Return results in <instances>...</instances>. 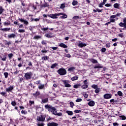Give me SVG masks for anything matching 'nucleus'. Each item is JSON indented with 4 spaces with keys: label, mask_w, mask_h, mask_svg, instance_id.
<instances>
[{
    "label": "nucleus",
    "mask_w": 126,
    "mask_h": 126,
    "mask_svg": "<svg viewBox=\"0 0 126 126\" xmlns=\"http://www.w3.org/2000/svg\"><path fill=\"white\" fill-rule=\"evenodd\" d=\"M45 109H47L49 112H51V113H53V115H55L56 116H59V117L63 116V113L61 112H57L56 108L54 107H52L51 105H50L49 104L45 105Z\"/></svg>",
    "instance_id": "nucleus-1"
},
{
    "label": "nucleus",
    "mask_w": 126,
    "mask_h": 126,
    "mask_svg": "<svg viewBox=\"0 0 126 126\" xmlns=\"http://www.w3.org/2000/svg\"><path fill=\"white\" fill-rule=\"evenodd\" d=\"M57 72L60 75H64L66 74V70L64 68H60L58 71Z\"/></svg>",
    "instance_id": "nucleus-2"
},
{
    "label": "nucleus",
    "mask_w": 126,
    "mask_h": 126,
    "mask_svg": "<svg viewBox=\"0 0 126 126\" xmlns=\"http://www.w3.org/2000/svg\"><path fill=\"white\" fill-rule=\"evenodd\" d=\"M61 14L59 13L50 14L48 15V17L53 19H58V16H61Z\"/></svg>",
    "instance_id": "nucleus-3"
},
{
    "label": "nucleus",
    "mask_w": 126,
    "mask_h": 126,
    "mask_svg": "<svg viewBox=\"0 0 126 126\" xmlns=\"http://www.w3.org/2000/svg\"><path fill=\"white\" fill-rule=\"evenodd\" d=\"M24 77H25L26 79H27V80L29 79H31L32 77V72H29L26 73L25 74Z\"/></svg>",
    "instance_id": "nucleus-4"
},
{
    "label": "nucleus",
    "mask_w": 126,
    "mask_h": 126,
    "mask_svg": "<svg viewBox=\"0 0 126 126\" xmlns=\"http://www.w3.org/2000/svg\"><path fill=\"white\" fill-rule=\"evenodd\" d=\"M123 22L124 23L121 22L119 24V26H120V27H124V28L126 29V18L123 19Z\"/></svg>",
    "instance_id": "nucleus-5"
},
{
    "label": "nucleus",
    "mask_w": 126,
    "mask_h": 126,
    "mask_svg": "<svg viewBox=\"0 0 126 126\" xmlns=\"http://www.w3.org/2000/svg\"><path fill=\"white\" fill-rule=\"evenodd\" d=\"M37 120L38 121V122H44L45 121V116L40 115L37 116Z\"/></svg>",
    "instance_id": "nucleus-6"
},
{
    "label": "nucleus",
    "mask_w": 126,
    "mask_h": 126,
    "mask_svg": "<svg viewBox=\"0 0 126 126\" xmlns=\"http://www.w3.org/2000/svg\"><path fill=\"white\" fill-rule=\"evenodd\" d=\"M112 96H113L112 94H106L103 95V97L105 99H111Z\"/></svg>",
    "instance_id": "nucleus-7"
},
{
    "label": "nucleus",
    "mask_w": 126,
    "mask_h": 126,
    "mask_svg": "<svg viewBox=\"0 0 126 126\" xmlns=\"http://www.w3.org/2000/svg\"><path fill=\"white\" fill-rule=\"evenodd\" d=\"M19 20L21 21V22H23L24 24L27 26L29 24V22L26 20V19H19Z\"/></svg>",
    "instance_id": "nucleus-8"
},
{
    "label": "nucleus",
    "mask_w": 126,
    "mask_h": 126,
    "mask_svg": "<svg viewBox=\"0 0 126 126\" xmlns=\"http://www.w3.org/2000/svg\"><path fill=\"white\" fill-rule=\"evenodd\" d=\"M78 47L80 48H83V47H86L87 44L86 43H83L81 41H79L78 44Z\"/></svg>",
    "instance_id": "nucleus-9"
},
{
    "label": "nucleus",
    "mask_w": 126,
    "mask_h": 126,
    "mask_svg": "<svg viewBox=\"0 0 126 126\" xmlns=\"http://www.w3.org/2000/svg\"><path fill=\"white\" fill-rule=\"evenodd\" d=\"M45 36L46 37V38H53L54 37V35H53V33L51 32H48L45 34Z\"/></svg>",
    "instance_id": "nucleus-10"
},
{
    "label": "nucleus",
    "mask_w": 126,
    "mask_h": 126,
    "mask_svg": "<svg viewBox=\"0 0 126 126\" xmlns=\"http://www.w3.org/2000/svg\"><path fill=\"white\" fill-rule=\"evenodd\" d=\"M13 88H14V86H11L6 89V92H11L13 90Z\"/></svg>",
    "instance_id": "nucleus-11"
},
{
    "label": "nucleus",
    "mask_w": 126,
    "mask_h": 126,
    "mask_svg": "<svg viewBox=\"0 0 126 126\" xmlns=\"http://www.w3.org/2000/svg\"><path fill=\"white\" fill-rule=\"evenodd\" d=\"M47 126H59V124L55 122H51L48 123Z\"/></svg>",
    "instance_id": "nucleus-12"
},
{
    "label": "nucleus",
    "mask_w": 126,
    "mask_h": 126,
    "mask_svg": "<svg viewBox=\"0 0 126 126\" xmlns=\"http://www.w3.org/2000/svg\"><path fill=\"white\" fill-rule=\"evenodd\" d=\"M63 82L64 83L65 87H71V85L67 83V81L63 80Z\"/></svg>",
    "instance_id": "nucleus-13"
},
{
    "label": "nucleus",
    "mask_w": 126,
    "mask_h": 126,
    "mask_svg": "<svg viewBox=\"0 0 126 126\" xmlns=\"http://www.w3.org/2000/svg\"><path fill=\"white\" fill-rule=\"evenodd\" d=\"M88 105L90 107H94V106L95 105V102H94V101L91 100L89 102Z\"/></svg>",
    "instance_id": "nucleus-14"
},
{
    "label": "nucleus",
    "mask_w": 126,
    "mask_h": 126,
    "mask_svg": "<svg viewBox=\"0 0 126 126\" xmlns=\"http://www.w3.org/2000/svg\"><path fill=\"white\" fill-rule=\"evenodd\" d=\"M16 37V35H15V34L14 33H11L8 35V38H9V39H11V38H14Z\"/></svg>",
    "instance_id": "nucleus-15"
},
{
    "label": "nucleus",
    "mask_w": 126,
    "mask_h": 126,
    "mask_svg": "<svg viewBox=\"0 0 126 126\" xmlns=\"http://www.w3.org/2000/svg\"><path fill=\"white\" fill-rule=\"evenodd\" d=\"M59 14H61V15H62L61 17V18H62V19H64V18H67V15L66 14L63 13H59Z\"/></svg>",
    "instance_id": "nucleus-16"
},
{
    "label": "nucleus",
    "mask_w": 126,
    "mask_h": 126,
    "mask_svg": "<svg viewBox=\"0 0 126 126\" xmlns=\"http://www.w3.org/2000/svg\"><path fill=\"white\" fill-rule=\"evenodd\" d=\"M0 59L1 61H3V62H5V61H6V56L4 55L3 56V57L0 56Z\"/></svg>",
    "instance_id": "nucleus-17"
},
{
    "label": "nucleus",
    "mask_w": 126,
    "mask_h": 126,
    "mask_svg": "<svg viewBox=\"0 0 126 126\" xmlns=\"http://www.w3.org/2000/svg\"><path fill=\"white\" fill-rule=\"evenodd\" d=\"M94 68H103V66L101 64H98L94 67Z\"/></svg>",
    "instance_id": "nucleus-18"
},
{
    "label": "nucleus",
    "mask_w": 126,
    "mask_h": 126,
    "mask_svg": "<svg viewBox=\"0 0 126 126\" xmlns=\"http://www.w3.org/2000/svg\"><path fill=\"white\" fill-rule=\"evenodd\" d=\"M59 46H60V47H61V48H67V47L66 45L64 44V43H60Z\"/></svg>",
    "instance_id": "nucleus-19"
},
{
    "label": "nucleus",
    "mask_w": 126,
    "mask_h": 126,
    "mask_svg": "<svg viewBox=\"0 0 126 126\" xmlns=\"http://www.w3.org/2000/svg\"><path fill=\"white\" fill-rule=\"evenodd\" d=\"M44 88H45V85L44 84H40V85L38 86L39 89H40V90L44 89Z\"/></svg>",
    "instance_id": "nucleus-20"
},
{
    "label": "nucleus",
    "mask_w": 126,
    "mask_h": 126,
    "mask_svg": "<svg viewBox=\"0 0 126 126\" xmlns=\"http://www.w3.org/2000/svg\"><path fill=\"white\" fill-rule=\"evenodd\" d=\"M75 70V67H71L68 68V71L71 72V71H73V70Z\"/></svg>",
    "instance_id": "nucleus-21"
},
{
    "label": "nucleus",
    "mask_w": 126,
    "mask_h": 126,
    "mask_svg": "<svg viewBox=\"0 0 126 126\" xmlns=\"http://www.w3.org/2000/svg\"><path fill=\"white\" fill-rule=\"evenodd\" d=\"M66 113L69 115V116H72V115H73V112L71 111H66Z\"/></svg>",
    "instance_id": "nucleus-22"
},
{
    "label": "nucleus",
    "mask_w": 126,
    "mask_h": 126,
    "mask_svg": "<svg viewBox=\"0 0 126 126\" xmlns=\"http://www.w3.org/2000/svg\"><path fill=\"white\" fill-rule=\"evenodd\" d=\"M72 81H74L75 80H77L78 79V76H74L71 78Z\"/></svg>",
    "instance_id": "nucleus-23"
},
{
    "label": "nucleus",
    "mask_w": 126,
    "mask_h": 126,
    "mask_svg": "<svg viewBox=\"0 0 126 126\" xmlns=\"http://www.w3.org/2000/svg\"><path fill=\"white\" fill-rule=\"evenodd\" d=\"M49 59V57L48 56H44L42 57V61H48Z\"/></svg>",
    "instance_id": "nucleus-24"
},
{
    "label": "nucleus",
    "mask_w": 126,
    "mask_h": 126,
    "mask_svg": "<svg viewBox=\"0 0 126 126\" xmlns=\"http://www.w3.org/2000/svg\"><path fill=\"white\" fill-rule=\"evenodd\" d=\"M114 7H115V8H119V7H120V4L119 3H115L113 5Z\"/></svg>",
    "instance_id": "nucleus-25"
},
{
    "label": "nucleus",
    "mask_w": 126,
    "mask_h": 126,
    "mask_svg": "<svg viewBox=\"0 0 126 126\" xmlns=\"http://www.w3.org/2000/svg\"><path fill=\"white\" fill-rule=\"evenodd\" d=\"M81 88H82V89H86V88H88V86L87 85V84L83 85L81 86Z\"/></svg>",
    "instance_id": "nucleus-26"
},
{
    "label": "nucleus",
    "mask_w": 126,
    "mask_h": 126,
    "mask_svg": "<svg viewBox=\"0 0 126 126\" xmlns=\"http://www.w3.org/2000/svg\"><path fill=\"white\" fill-rule=\"evenodd\" d=\"M91 63H98V61H97V60H94V59H91L90 60Z\"/></svg>",
    "instance_id": "nucleus-27"
},
{
    "label": "nucleus",
    "mask_w": 126,
    "mask_h": 126,
    "mask_svg": "<svg viewBox=\"0 0 126 126\" xmlns=\"http://www.w3.org/2000/svg\"><path fill=\"white\" fill-rule=\"evenodd\" d=\"M40 95V92L38 91L36 92L35 94H33V95L34 96V97H37V96Z\"/></svg>",
    "instance_id": "nucleus-28"
},
{
    "label": "nucleus",
    "mask_w": 126,
    "mask_h": 126,
    "mask_svg": "<svg viewBox=\"0 0 126 126\" xmlns=\"http://www.w3.org/2000/svg\"><path fill=\"white\" fill-rule=\"evenodd\" d=\"M0 30H1V31H8V30H10V28H4V29H0Z\"/></svg>",
    "instance_id": "nucleus-29"
},
{
    "label": "nucleus",
    "mask_w": 126,
    "mask_h": 126,
    "mask_svg": "<svg viewBox=\"0 0 126 126\" xmlns=\"http://www.w3.org/2000/svg\"><path fill=\"white\" fill-rule=\"evenodd\" d=\"M106 3V2H104V1H103L102 3H101L99 4L98 6L99 7H103V5Z\"/></svg>",
    "instance_id": "nucleus-30"
},
{
    "label": "nucleus",
    "mask_w": 126,
    "mask_h": 126,
    "mask_svg": "<svg viewBox=\"0 0 126 126\" xmlns=\"http://www.w3.org/2000/svg\"><path fill=\"white\" fill-rule=\"evenodd\" d=\"M27 113L28 112L26 110H22L21 111V114H22V115H26Z\"/></svg>",
    "instance_id": "nucleus-31"
},
{
    "label": "nucleus",
    "mask_w": 126,
    "mask_h": 126,
    "mask_svg": "<svg viewBox=\"0 0 126 126\" xmlns=\"http://www.w3.org/2000/svg\"><path fill=\"white\" fill-rule=\"evenodd\" d=\"M47 102H48L47 98L42 99V103H47Z\"/></svg>",
    "instance_id": "nucleus-32"
},
{
    "label": "nucleus",
    "mask_w": 126,
    "mask_h": 126,
    "mask_svg": "<svg viewBox=\"0 0 126 126\" xmlns=\"http://www.w3.org/2000/svg\"><path fill=\"white\" fill-rule=\"evenodd\" d=\"M92 87L94 89H97L98 88V85H95L94 84L92 86Z\"/></svg>",
    "instance_id": "nucleus-33"
},
{
    "label": "nucleus",
    "mask_w": 126,
    "mask_h": 126,
    "mask_svg": "<svg viewBox=\"0 0 126 126\" xmlns=\"http://www.w3.org/2000/svg\"><path fill=\"white\" fill-rule=\"evenodd\" d=\"M95 93L98 94L100 92V88H97V89H95L94 91Z\"/></svg>",
    "instance_id": "nucleus-34"
},
{
    "label": "nucleus",
    "mask_w": 126,
    "mask_h": 126,
    "mask_svg": "<svg viewBox=\"0 0 126 126\" xmlns=\"http://www.w3.org/2000/svg\"><path fill=\"white\" fill-rule=\"evenodd\" d=\"M33 39H41V36L35 35L33 37Z\"/></svg>",
    "instance_id": "nucleus-35"
},
{
    "label": "nucleus",
    "mask_w": 126,
    "mask_h": 126,
    "mask_svg": "<svg viewBox=\"0 0 126 126\" xmlns=\"http://www.w3.org/2000/svg\"><path fill=\"white\" fill-rule=\"evenodd\" d=\"M80 86H81V85H80V84H76V85H74L73 88L77 89V88H78V87H79Z\"/></svg>",
    "instance_id": "nucleus-36"
},
{
    "label": "nucleus",
    "mask_w": 126,
    "mask_h": 126,
    "mask_svg": "<svg viewBox=\"0 0 126 126\" xmlns=\"http://www.w3.org/2000/svg\"><path fill=\"white\" fill-rule=\"evenodd\" d=\"M8 57L9 60H11V58L13 57V54H12V53L9 54Z\"/></svg>",
    "instance_id": "nucleus-37"
},
{
    "label": "nucleus",
    "mask_w": 126,
    "mask_h": 126,
    "mask_svg": "<svg viewBox=\"0 0 126 126\" xmlns=\"http://www.w3.org/2000/svg\"><path fill=\"white\" fill-rule=\"evenodd\" d=\"M3 8H2V6H0V14H1L2 12H3Z\"/></svg>",
    "instance_id": "nucleus-38"
},
{
    "label": "nucleus",
    "mask_w": 126,
    "mask_h": 126,
    "mask_svg": "<svg viewBox=\"0 0 126 126\" xmlns=\"http://www.w3.org/2000/svg\"><path fill=\"white\" fill-rule=\"evenodd\" d=\"M120 118H121V120H126V117L125 116H119Z\"/></svg>",
    "instance_id": "nucleus-39"
},
{
    "label": "nucleus",
    "mask_w": 126,
    "mask_h": 126,
    "mask_svg": "<svg viewBox=\"0 0 126 126\" xmlns=\"http://www.w3.org/2000/svg\"><path fill=\"white\" fill-rule=\"evenodd\" d=\"M18 32L19 33H24V32H25V30L23 29H20L18 30Z\"/></svg>",
    "instance_id": "nucleus-40"
},
{
    "label": "nucleus",
    "mask_w": 126,
    "mask_h": 126,
    "mask_svg": "<svg viewBox=\"0 0 126 126\" xmlns=\"http://www.w3.org/2000/svg\"><path fill=\"white\" fill-rule=\"evenodd\" d=\"M5 78H7V77H8V73L7 72H4L3 73Z\"/></svg>",
    "instance_id": "nucleus-41"
},
{
    "label": "nucleus",
    "mask_w": 126,
    "mask_h": 126,
    "mask_svg": "<svg viewBox=\"0 0 126 126\" xmlns=\"http://www.w3.org/2000/svg\"><path fill=\"white\" fill-rule=\"evenodd\" d=\"M57 65H58V64L57 63H54V64H53L51 66V68H55V67H56V66H57Z\"/></svg>",
    "instance_id": "nucleus-42"
},
{
    "label": "nucleus",
    "mask_w": 126,
    "mask_h": 126,
    "mask_svg": "<svg viewBox=\"0 0 126 126\" xmlns=\"http://www.w3.org/2000/svg\"><path fill=\"white\" fill-rule=\"evenodd\" d=\"M11 104L12 106H13L14 107L16 105V102L14 101H12Z\"/></svg>",
    "instance_id": "nucleus-43"
},
{
    "label": "nucleus",
    "mask_w": 126,
    "mask_h": 126,
    "mask_svg": "<svg viewBox=\"0 0 126 126\" xmlns=\"http://www.w3.org/2000/svg\"><path fill=\"white\" fill-rule=\"evenodd\" d=\"M77 3H78V2L76 0L73 1V2H72V5L74 6L76 5V4H77Z\"/></svg>",
    "instance_id": "nucleus-44"
},
{
    "label": "nucleus",
    "mask_w": 126,
    "mask_h": 126,
    "mask_svg": "<svg viewBox=\"0 0 126 126\" xmlns=\"http://www.w3.org/2000/svg\"><path fill=\"white\" fill-rule=\"evenodd\" d=\"M37 126H45V124L44 123H38L37 124Z\"/></svg>",
    "instance_id": "nucleus-45"
},
{
    "label": "nucleus",
    "mask_w": 126,
    "mask_h": 126,
    "mask_svg": "<svg viewBox=\"0 0 126 126\" xmlns=\"http://www.w3.org/2000/svg\"><path fill=\"white\" fill-rule=\"evenodd\" d=\"M70 105L71 108H73V106H74V103H73V102L70 101Z\"/></svg>",
    "instance_id": "nucleus-46"
},
{
    "label": "nucleus",
    "mask_w": 126,
    "mask_h": 126,
    "mask_svg": "<svg viewBox=\"0 0 126 126\" xmlns=\"http://www.w3.org/2000/svg\"><path fill=\"white\" fill-rule=\"evenodd\" d=\"M117 94L119 96H122L123 95V93L121 91H118Z\"/></svg>",
    "instance_id": "nucleus-47"
},
{
    "label": "nucleus",
    "mask_w": 126,
    "mask_h": 126,
    "mask_svg": "<svg viewBox=\"0 0 126 126\" xmlns=\"http://www.w3.org/2000/svg\"><path fill=\"white\" fill-rule=\"evenodd\" d=\"M49 4L47 2H45L44 4L43 5L44 7H48L49 6Z\"/></svg>",
    "instance_id": "nucleus-48"
},
{
    "label": "nucleus",
    "mask_w": 126,
    "mask_h": 126,
    "mask_svg": "<svg viewBox=\"0 0 126 126\" xmlns=\"http://www.w3.org/2000/svg\"><path fill=\"white\" fill-rule=\"evenodd\" d=\"M41 30H42L43 31H47V30H49V28H41Z\"/></svg>",
    "instance_id": "nucleus-49"
},
{
    "label": "nucleus",
    "mask_w": 126,
    "mask_h": 126,
    "mask_svg": "<svg viewBox=\"0 0 126 126\" xmlns=\"http://www.w3.org/2000/svg\"><path fill=\"white\" fill-rule=\"evenodd\" d=\"M11 42L10 41H5V45H10Z\"/></svg>",
    "instance_id": "nucleus-50"
},
{
    "label": "nucleus",
    "mask_w": 126,
    "mask_h": 126,
    "mask_svg": "<svg viewBox=\"0 0 126 126\" xmlns=\"http://www.w3.org/2000/svg\"><path fill=\"white\" fill-rule=\"evenodd\" d=\"M82 101V98H77L76 100V102H81Z\"/></svg>",
    "instance_id": "nucleus-51"
},
{
    "label": "nucleus",
    "mask_w": 126,
    "mask_h": 126,
    "mask_svg": "<svg viewBox=\"0 0 126 126\" xmlns=\"http://www.w3.org/2000/svg\"><path fill=\"white\" fill-rule=\"evenodd\" d=\"M65 7V5L64 4H61L60 8H64Z\"/></svg>",
    "instance_id": "nucleus-52"
},
{
    "label": "nucleus",
    "mask_w": 126,
    "mask_h": 126,
    "mask_svg": "<svg viewBox=\"0 0 126 126\" xmlns=\"http://www.w3.org/2000/svg\"><path fill=\"white\" fill-rule=\"evenodd\" d=\"M10 23H8V22H4V26H7V25H10Z\"/></svg>",
    "instance_id": "nucleus-53"
},
{
    "label": "nucleus",
    "mask_w": 126,
    "mask_h": 126,
    "mask_svg": "<svg viewBox=\"0 0 126 126\" xmlns=\"http://www.w3.org/2000/svg\"><path fill=\"white\" fill-rule=\"evenodd\" d=\"M0 94L2 95V96H5V94H6V93L2 92L0 93Z\"/></svg>",
    "instance_id": "nucleus-54"
},
{
    "label": "nucleus",
    "mask_w": 126,
    "mask_h": 126,
    "mask_svg": "<svg viewBox=\"0 0 126 126\" xmlns=\"http://www.w3.org/2000/svg\"><path fill=\"white\" fill-rule=\"evenodd\" d=\"M115 21H116V20H115L114 19L110 18V21L109 22H110V23H111L112 22H115Z\"/></svg>",
    "instance_id": "nucleus-55"
},
{
    "label": "nucleus",
    "mask_w": 126,
    "mask_h": 126,
    "mask_svg": "<svg viewBox=\"0 0 126 126\" xmlns=\"http://www.w3.org/2000/svg\"><path fill=\"white\" fill-rule=\"evenodd\" d=\"M74 113H81V110H75L74 111Z\"/></svg>",
    "instance_id": "nucleus-56"
},
{
    "label": "nucleus",
    "mask_w": 126,
    "mask_h": 126,
    "mask_svg": "<svg viewBox=\"0 0 126 126\" xmlns=\"http://www.w3.org/2000/svg\"><path fill=\"white\" fill-rule=\"evenodd\" d=\"M111 5H112L111 4L107 3V4H105V6H106V7H109L111 6Z\"/></svg>",
    "instance_id": "nucleus-57"
},
{
    "label": "nucleus",
    "mask_w": 126,
    "mask_h": 126,
    "mask_svg": "<svg viewBox=\"0 0 126 126\" xmlns=\"http://www.w3.org/2000/svg\"><path fill=\"white\" fill-rule=\"evenodd\" d=\"M42 45H46L47 44V42H46V41L45 40H42L41 42Z\"/></svg>",
    "instance_id": "nucleus-58"
},
{
    "label": "nucleus",
    "mask_w": 126,
    "mask_h": 126,
    "mask_svg": "<svg viewBox=\"0 0 126 126\" xmlns=\"http://www.w3.org/2000/svg\"><path fill=\"white\" fill-rule=\"evenodd\" d=\"M65 57H66V58H70L71 56H70V54H65Z\"/></svg>",
    "instance_id": "nucleus-59"
},
{
    "label": "nucleus",
    "mask_w": 126,
    "mask_h": 126,
    "mask_svg": "<svg viewBox=\"0 0 126 126\" xmlns=\"http://www.w3.org/2000/svg\"><path fill=\"white\" fill-rule=\"evenodd\" d=\"M63 123H64V124H67V123H69V120L63 121Z\"/></svg>",
    "instance_id": "nucleus-60"
},
{
    "label": "nucleus",
    "mask_w": 126,
    "mask_h": 126,
    "mask_svg": "<svg viewBox=\"0 0 126 126\" xmlns=\"http://www.w3.org/2000/svg\"><path fill=\"white\" fill-rule=\"evenodd\" d=\"M101 52H102L103 53H104V52H106V48H102L101 49Z\"/></svg>",
    "instance_id": "nucleus-61"
},
{
    "label": "nucleus",
    "mask_w": 126,
    "mask_h": 126,
    "mask_svg": "<svg viewBox=\"0 0 126 126\" xmlns=\"http://www.w3.org/2000/svg\"><path fill=\"white\" fill-rule=\"evenodd\" d=\"M30 105L31 106L32 105V104H34V101H31V100H30Z\"/></svg>",
    "instance_id": "nucleus-62"
},
{
    "label": "nucleus",
    "mask_w": 126,
    "mask_h": 126,
    "mask_svg": "<svg viewBox=\"0 0 126 126\" xmlns=\"http://www.w3.org/2000/svg\"><path fill=\"white\" fill-rule=\"evenodd\" d=\"M19 73V71L16 70L15 72H14V74L16 75V74H18V73Z\"/></svg>",
    "instance_id": "nucleus-63"
},
{
    "label": "nucleus",
    "mask_w": 126,
    "mask_h": 126,
    "mask_svg": "<svg viewBox=\"0 0 126 126\" xmlns=\"http://www.w3.org/2000/svg\"><path fill=\"white\" fill-rule=\"evenodd\" d=\"M113 126H119V124H118L117 123H113Z\"/></svg>",
    "instance_id": "nucleus-64"
}]
</instances>
